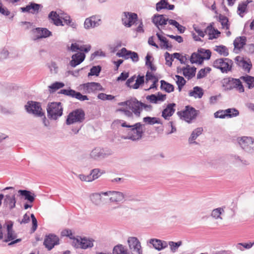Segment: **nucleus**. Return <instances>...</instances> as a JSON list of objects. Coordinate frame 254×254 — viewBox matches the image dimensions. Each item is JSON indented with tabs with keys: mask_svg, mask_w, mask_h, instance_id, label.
Instances as JSON below:
<instances>
[{
	"mask_svg": "<svg viewBox=\"0 0 254 254\" xmlns=\"http://www.w3.org/2000/svg\"><path fill=\"white\" fill-rule=\"evenodd\" d=\"M121 126L124 127L128 128L127 131V136L125 139H130L132 141H138L141 139L144 132L143 127L144 125L140 123H137L133 125H129L124 122L122 123Z\"/></svg>",
	"mask_w": 254,
	"mask_h": 254,
	"instance_id": "1",
	"label": "nucleus"
},
{
	"mask_svg": "<svg viewBox=\"0 0 254 254\" xmlns=\"http://www.w3.org/2000/svg\"><path fill=\"white\" fill-rule=\"evenodd\" d=\"M47 116L50 120H57L63 115V107L61 102L48 103L47 108Z\"/></svg>",
	"mask_w": 254,
	"mask_h": 254,
	"instance_id": "2",
	"label": "nucleus"
},
{
	"mask_svg": "<svg viewBox=\"0 0 254 254\" xmlns=\"http://www.w3.org/2000/svg\"><path fill=\"white\" fill-rule=\"evenodd\" d=\"M221 84L225 90H231L236 88L240 93L244 92L245 91L244 87L239 79L224 78L222 80Z\"/></svg>",
	"mask_w": 254,
	"mask_h": 254,
	"instance_id": "3",
	"label": "nucleus"
},
{
	"mask_svg": "<svg viewBox=\"0 0 254 254\" xmlns=\"http://www.w3.org/2000/svg\"><path fill=\"white\" fill-rule=\"evenodd\" d=\"M233 64V61L228 58H220L214 61L213 66L222 73H227L232 70Z\"/></svg>",
	"mask_w": 254,
	"mask_h": 254,
	"instance_id": "4",
	"label": "nucleus"
},
{
	"mask_svg": "<svg viewBox=\"0 0 254 254\" xmlns=\"http://www.w3.org/2000/svg\"><path fill=\"white\" fill-rule=\"evenodd\" d=\"M113 154V151L108 148L95 147L90 153V158L99 161L108 157Z\"/></svg>",
	"mask_w": 254,
	"mask_h": 254,
	"instance_id": "5",
	"label": "nucleus"
},
{
	"mask_svg": "<svg viewBox=\"0 0 254 254\" xmlns=\"http://www.w3.org/2000/svg\"><path fill=\"white\" fill-rule=\"evenodd\" d=\"M199 111L190 106H187L185 110L177 112L178 115L188 123H190L192 120L197 117Z\"/></svg>",
	"mask_w": 254,
	"mask_h": 254,
	"instance_id": "6",
	"label": "nucleus"
},
{
	"mask_svg": "<svg viewBox=\"0 0 254 254\" xmlns=\"http://www.w3.org/2000/svg\"><path fill=\"white\" fill-rule=\"evenodd\" d=\"M85 119V113L81 109H76L67 116L66 124L68 125L75 123H82Z\"/></svg>",
	"mask_w": 254,
	"mask_h": 254,
	"instance_id": "7",
	"label": "nucleus"
},
{
	"mask_svg": "<svg viewBox=\"0 0 254 254\" xmlns=\"http://www.w3.org/2000/svg\"><path fill=\"white\" fill-rule=\"evenodd\" d=\"M25 109L29 114L37 117H42L44 113L42 111L41 104L39 102L29 101L25 105Z\"/></svg>",
	"mask_w": 254,
	"mask_h": 254,
	"instance_id": "8",
	"label": "nucleus"
},
{
	"mask_svg": "<svg viewBox=\"0 0 254 254\" xmlns=\"http://www.w3.org/2000/svg\"><path fill=\"white\" fill-rule=\"evenodd\" d=\"M105 196H110L109 200L111 202H123L127 199V196L122 192L119 191H107L103 193Z\"/></svg>",
	"mask_w": 254,
	"mask_h": 254,
	"instance_id": "9",
	"label": "nucleus"
},
{
	"mask_svg": "<svg viewBox=\"0 0 254 254\" xmlns=\"http://www.w3.org/2000/svg\"><path fill=\"white\" fill-rule=\"evenodd\" d=\"M137 14L130 12H124L122 20L123 24L127 27H130L137 20Z\"/></svg>",
	"mask_w": 254,
	"mask_h": 254,
	"instance_id": "10",
	"label": "nucleus"
},
{
	"mask_svg": "<svg viewBox=\"0 0 254 254\" xmlns=\"http://www.w3.org/2000/svg\"><path fill=\"white\" fill-rule=\"evenodd\" d=\"M93 240L92 239H87L86 238H81L74 239L72 242V245L75 247L86 249L89 248H92L93 246Z\"/></svg>",
	"mask_w": 254,
	"mask_h": 254,
	"instance_id": "11",
	"label": "nucleus"
},
{
	"mask_svg": "<svg viewBox=\"0 0 254 254\" xmlns=\"http://www.w3.org/2000/svg\"><path fill=\"white\" fill-rule=\"evenodd\" d=\"M127 243L132 254H142L140 243L136 237H129Z\"/></svg>",
	"mask_w": 254,
	"mask_h": 254,
	"instance_id": "12",
	"label": "nucleus"
},
{
	"mask_svg": "<svg viewBox=\"0 0 254 254\" xmlns=\"http://www.w3.org/2000/svg\"><path fill=\"white\" fill-rule=\"evenodd\" d=\"M117 56L119 57H122L126 60L130 58L134 63L137 62L139 61V57L137 53L128 51L125 48H123L120 52H118Z\"/></svg>",
	"mask_w": 254,
	"mask_h": 254,
	"instance_id": "13",
	"label": "nucleus"
},
{
	"mask_svg": "<svg viewBox=\"0 0 254 254\" xmlns=\"http://www.w3.org/2000/svg\"><path fill=\"white\" fill-rule=\"evenodd\" d=\"M169 18L165 17V15L163 14H155L152 17V22L154 25L158 28V29L163 33L161 31V29L163 28V26L167 24V22L169 23Z\"/></svg>",
	"mask_w": 254,
	"mask_h": 254,
	"instance_id": "14",
	"label": "nucleus"
},
{
	"mask_svg": "<svg viewBox=\"0 0 254 254\" xmlns=\"http://www.w3.org/2000/svg\"><path fill=\"white\" fill-rule=\"evenodd\" d=\"M59 239L58 236L55 235L50 234L47 235L45 238L44 245L48 250H52L55 245L59 244Z\"/></svg>",
	"mask_w": 254,
	"mask_h": 254,
	"instance_id": "15",
	"label": "nucleus"
},
{
	"mask_svg": "<svg viewBox=\"0 0 254 254\" xmlns=\"http://www.w3.org/2000/svg\"><path fill=\"white\" fill-rule=\"evenodd\" d=\"M129 109L136 117H139L142 111V102L138 101L135 98H132L130 99Z\"/></svg>",
	"mask_w": 254,
	"mask_h": 254,
	"instance_id": "16",
	"label": "nucleus"
},
{
	"mask_svg": "<svg viewBox=\"0 0 254 254\" xmlns=\"http://www.w3.org/2000/svg\"><path fill=\"white\" fill-rule=\"evenodd\" d=\"M43 7L41 4H38L34 2H29V4L27 5L25 7L20 8V10L23 12H27L32 14H38L40 10Z\"/></svg>",
	"mask_w": 254,
	"mask_h": 254,
	"instance_id": "17",
	"label": "nucleus"
},
{
	"mask_svg": "<svg viewBox=\"0 0 254 254\" xmlns=\"http://www.w3.org/2000/svg\"><path fill=\"white\" fill-rule=\"evenodd\" d=\"M100 23L101 19L99 16L93 15L85 19L84 26L85 29H89L98 26Z\"/></svg>",
	"mask_w": 254,
	"mask_h": 254,
	"instance_id": "18",
	"label": "nucleus"
},
{
	"mask_svg": "<svg viewBox=\"0 0 254 254\" xmlns=\"http://www.w3.org/2000/svg\"><path fill=\"white\" fill-rule=\"evenodd\" d=\"M34 35L33 40H37L41 38H46L52 35L51 32L46 28H36L32 30Z\"/></svg>",
	"mask_w": 254,
	"mask_h": 254,
	"instance_id": "19",
	"label": "nucleus"
},
{
	"mask_svg": "<svg viewBox=\"0 0 254 254\" xmlns=\"http://www.w3.org/2000/svg\"><path fill=\"white\" fill-rule=\"evenodd\" d=\"M83 88L88 93L96 91H104V89L99 83L91 82L83 84Z\"/></svg>",
	"mask_w": 254,
	"mask_h": 254,
	"instance_id": "20",
	"label": "nucleus"
},
{
	"mask_svg": "<svg viewBox=\"0 0 254 254\" xmlns=\"http://www.w3.org/2000/svg\"><path fill=\"white\" fill-rule=\"evenodd\" d=\"M17 234L14 231H11L7 232L6 236L5 237L3 242L5 243L9 242L8 246H12L16 243H19L21 241V239H17Z\"/></svg>",
	"mask_w": 254,
	"mask_h": 254,
	"instance_id": "21",
	"label": "nucleus"
},
{
	"mask_svg": "<svg viewBox=\"0 0 254 254\" xmlns=\"http://www.w3.org/2000/svg\"><path fill=\"white\" fill-rule=\"evenodd\" d=\"M85 55L83 53H77L73 55L69 64L72 67H75L80 64L85 59Z\"/></svg>",
	"mask_w": 254,
	"mask_h": 254,
	"instance_id": "22",
	"label": "nucleus"
},
{
	"mask_svg": "<svg viewBox=\"0 0 254 254\" xmlns=\"http://www.w3.org/2000/svg\"><path fill=\"white\" fill-rule=\"evenodd\" d=\"M149 243L152 245L153 248L158 250L161 251L168 247V243L157 239H151Z\"/></svg>",
	"mask_w": 254,
	"mask_h": 254,
	"instance_id": "23",
	"label": "nucleus"
},
{
	"mask_svg": "<svg viewBox=\"0 0 254 254\" xmlns=\"http://www.w3.org/2000/svg\"><path fill=\"white\" fill-rule=\"evenodd\" d=\"M166 97V95L165 94H162L160 92H158L157 95L151 94L147 96L146 99L151 103L158 104L160 102L165 101Z\"/></svg>",
	"mask_w": 254,
	"mask_h": 254,
	"instance_id": "24",
	"label": "nucleus"
},
{
	"mask_svg": "<svg viewBox=\"0 0 254 254\" xmlns=\"http://www.w3.org/2000/svg\"><path fill=\"white\" fill-rule=\"evenodd\" d=\"M104 192L93 193L90 194V199L91 202L96 206H100L104 203L105 199L102 197Z\"/></svg>",
	"mask_w": 254,
	"mask_h": 254,
	"instance_id": "25",
	"label": "nucleus"
},
{
	"mask_svg": "<svg viewBox=\"0 0 254 254\" xmlns=\"http://www.w3.org/2000/svg\"><path fill=\"white\" fill-rule=\"evenodd\" d=\"M176 106L175 103L168 104L165 109L163 110L162 113V116L165 119L168 120L171 117L175 112L174 107Z\"/></svg>",
	"mask_w": 254,
	"mask_h": 254,
	"instance_id": "26",
	"label": "nucleus"
},
{
	"mask_svg": "<svg viewBox=\"0 0 254 254\" xmlns=\"http://www.w3.org/2000/svg\"><path fill=\"white\" fill-rule=\"evenodd\" d=\"M156 36L161 42L160 47L161 49H167L169 51H170L172 49L173 46L169 43V41L166 38L162 36L158 33H156Z\"/></svg>",
	"mask_w": 254,
	"mask_h": 254,
	"instance_id": "27",
	"label": "nucleus"
},
{
	"mask_svg": "<svg viewBox=\"0 0 254 254\" xmlns=\"http://www.w3.org/2000/svg\"><path fill=\"white\" fill-rule=\"evenodd\" d=\"M49 19L57 26H63V22L60 18L59 14L57 12L52 11L48 15Z\"/></svg>",
	"mask_w": 254,
	"mask_h": 254,
	"instance_id": "28",
	"label": "nucleus"
},
{
	"mask_svg": "<svg viewBox=\"0 0 254 254\" xmlns=\"http://www.w3.org/2000/svg\"><path fill=\"white\" fill-rule=\"evenodd\" d=\"M19 194L24 196V199L27 200L30 203L34 202L36 195L34 193L31 192L29 190H18Z\"/></svg>",
	"mask_w": 254,
	"mask_h": 254,
	"instance_id": "29",
	"label": "nucleus"
},
{
	"mask_svg": "<svg viewBox=\"0 0 254 254\" xmlns=\"http://www.w3.org/2000/svg\"><path fill=\"white\" fill-rule=\"evenodd\" d=\"M182 70L183 72V75L190 79L195 76L196 68L194 66L190 67V66L188 65L186 67H183Z\"/></svg>",
	"mask_w": 254,
	"mask_h": 254,
	"instance_id": "30",
	"label": "nucleus"
},
{
	"mask_svg": "<svg viewBox=\"0 0 254 254\" xmlns=\"http://www.w3.org/2000/svg\"><path fill=\"white\" fill-rule=\"evenodd\" d=\"M202 131L203 128L202 127H198L193 130L190 137L189 138V143L190 144H197V143L195 141V140L202 133Z\"/></svg>",
	"mask_w": 254,
	"mask_h": 254,
	"instance_id": "31",
	"label": "nucleus"
},
{
	"mask_svg": "<svg viewBox=\"0 0 254 254\" xmlns=\"http://www.w3.org/2000/svg\"><path fill=\"white\" fill-rule=\"evenodd\" d=\"M205 34H208L209 35V39L212 40L213 39L217 38V37L214 35V32L217 34V36H219L220 34V32L217 29H216L213 27L212 24L211 23L208 25L204 30Z\"/></svg>",
	"mask_w": 254,
	"mask_h": 254,
	"instance_id": "32",
	"label": "nucleus"
},
{
	"mask_svg": "<svg viewBox=\"0 0 254 254\" xmlns=\"http://www.w3.org/2000/svg\"><path fill=\"white\" fill-rule=\"evenodd\" d=\"M253 138L251 137L243 136L239 140V143L241 147L246 151L250 150L249 147Z\"/></svg>",
	"mask_w": 254,
	"mask_h": 254,
	"instance_id": "33",
	"label": "nucleus"
},
{
	"mask_svg": "<svg viewBox=\"0 0 254 254\" xmlns=\"http://www.w3.org/2000/svg\"><path fill=\"white\" fill-rule=\"evenodd\" d=\"M4 203L8 205L10 209L14 208L16 203L15 194L6 195L4 199Z\"/></svg>",
	"mask_w": 254,
	"mask_h": 254,
	"instance_id": "34",
	"label": "nucleus"
},
{
	"mask_svg": "<svg viewBox=\"0 0 254 254\" xmlns=\"http://www.w3.org/2000/svg\"><path fill=\"white\" fill-rule=\"evenodd\" d=\"M246 44V38L244 36L236 38L233 43L235 48L239 50L243 48Z\"/></svg>",
	"mask_w": 254,
	"mask_h": 254,
	"instance_id": "35",
	"label": "nucleus"
},
{
	"mask_svg": "<svg viewBox=\"0 0 254 254\" xmlns=\"http://www.w3.org/2000/svg\"><path fill=\"white\" fill-rule=\"evenodd\" d=\"M203 95L202 89L198 86H195L193 90L189 92V96H192L195 98H201Z\"/></svg>",
	"mask_w": 254,
	"mask_h": 254,
	"instance_id": "36",
	"label": "nucleus"
},
{
	"mask_svg": "<svg viewBox=\"0 0 254 254\" xmlns=\"http://www.w3.org/2000/svg\"><path fill=\"white\" fill-rule=\"evenodd\" d=\"M5 1L14 4L20 1V0H4ZM0 13L4 15L8 16L10 14V12L8 9L3 7L2 2L0 0Z\"/></svg>",
	"mask_w": 254,
	"mask_h": 254,
	"instance_id": "37",
	"label": "nucleus"
},
{
	"mask_svg": "<svg viewBox=\"0 0 254 254\" xmlns=\"http://www.w3.org/2000/svg\"><path fill=\"white\" fill-rule=\"evenodd\" d=\"M240 79L245 82L248 85L249 89H252L254 87V77L249 75L242 76Z\"/></svg>",
	"mask_w": 254,
	"mask_h": 254,
	"instance_id": "38",
	"label": "nucleus"
},
{
	"mask_svg": "<svg viewBox=\"0 0 254 254\" xmlns=\"http://www.w3.org/2000/svg\"><path fill=\"white\" fill-rule=\"evenodd\" d=\"M160 83V88L162 90H164L168 93H170L174 90V87L172 84L163 80H161Z\"/></svg>",
	"mask_w": 254,
	"mask_h": 254,
	"instance_id": "39",
	"label": "nucleus"
},
{
	"mask_svg": "<svg viewBox=\"0 0 254 254\" xmlns=\"http://www.w3.org/2000/svg\"><path fill=\"white\" fill-rule=\"evenodd\" d=\"M105 173V172L101 171L98 168H96L92 170L89 174L91 182L98 178H99L102 174Z\"/></svg>",
	"mask_w": 254,
	"mask_h": 254,
	"instance_id": "40",
	"label": "nucleus"
},
{
	"mask_svg": "<svg viewBox=\"0 0 254 254\" xmlns=\"http://www.w3.org/2000/svg\"><path fill=\"white\" fill-rule=\"evenodd\" d=\"M190 61L192 64H201L203 62V60L199 53H193L190 57Z\"/></svg>",
	"mask_w": 254,
	"mask_h": 254,
	"instance_id": "41",
	"label": "nucleus"
},
{
	"mask_svg": "<svg viewBox=\"0 0 254 254\" xmlns=\"http://www.w3.org/2000/svg\"><path fill=\"white\" fill-rule=\"evenodd\" d=\"M214 50L220 55L224 57H227L229 55L228 49L226 46L223 45L216 46Z\"/></svg>",
	"mask_w": 254,
	"mask_h": 254,
	"instance_id": "42",
	"label": "nucleus"
},
{
	"mask_svg": "<svg viewBox=\"0 0 254 254\" xmlns=\"http://www.w3.org/2000/svg\"><path fill=\"white\" fill-rule=\"evenodd\" d=\"M230 159L232 161H233V163L236 164H242L245 165H247L249 164V163L247 160L242 159L240 156L237 155H231Z\"/></svg>",
	"mask_w": 254,
	"mask_h": 254,
	"instance_id": "43",
	"label": "nucleus"
},
{
	"mask_svg": "<svg viewBox=\"0 0 254 254\" xmlns=\"http://www.w3.org/2000/svg\"><path fill=\"white\" fill-rule=\"evenodd\" d=\"M64 84L61 82H55L49 86V91L50 93H54L56 90L64 87Z\"/></svg>",
	"mask_w": 254,
	"mask_h": 254,
	"instance_id": "44",
	"label": "nucleus"
},
{
	"mask_svg": "<svg viewBox=\"0 0 254 254\" xmlns=\"http://www.w3.org/2000/svg\"><path fill=\"white\" fill-rule=\"evenodd\" d=\"M113 254H128L127 251L122 245L116 246L113 250Z\"/></svg>",
	"mask_w": 254,
	"mask_h": 254,
	"instance_id": "45",
	"label": "nucleus"
},
{
	"mask_svg": "<svg viewBox=\"0 0 254 254\" xmlns=\"http://www.w3.org/2000/svg\"><path fill=\"white\" fill-rule=\"evenodd\" d=\"M224 212V209L223 207H218L212 210L211 216L216 219L219 218L222 219V218L220 216V215Z\"/></svg>",
	"mask_w": 254,
	"mask_h": 254,
	"instance_id": "46",
	"label": "nucleus"
},
{
	"mask_svg": "<svg viewBox=\"0 0 254 254\" xmlns=\"http://www.w3.org/2000/svg\"><path fill=\"white\" fill-rule=\"evenodd\" d=\"M143 121L145 123L151 125L161 124L160 120L156 117H146L143 118Z\"/></svg>",
	"mask_w": 254,
	"mask_h": 254,
	"instance_id": "47",
	"label": "nucleus"
},
{
	"mask_svg": "<svg viewBox=\"0 0 254 254\" xmlns=\"http://www.w3.org/2000/svg\"><path fill=\"white\" fill-rule=\"evenodd\" d=\"M198 53L202 55L203 60H209L211 55V52L209 50H205L203 48L198 49Z\"/></svg>",
	"mask_w": 254,
	"mask_h": 254,
	"instance_id": "48",
	"label": "nucleus"
},
{
	"mask_svg": "<svg viewBox=\"0 0 254 254\" xmlns=\"http://www.w3.org/2000/svg\"><path fill=\"white\" fill-rule=\"evenodd\" d=\"M169 24L174 26L176 28H177L180 33H183L185 31L186 27L180 25L175 20L170 19V20H169Z\"/></svg>",
	"mask_w": 254,
	"mask_h": 254,
	"instance_id": "49",
	"label": "nucleus"
},
{
	"mask_svg": "<svg viewBox=\"0 0 254 254\" xmlns=\"http://www.w3.org/2000/svg\"><path fill=\"white\" fill-rule=\"evenodd\" d=\"M101 71V67L100 65L93 66L91 68L90 72L88 73V76L94 75L98 76Z\"/></svg>",
	"mask_w": 254,
	"mask_h": 254,
	"instance_id": "50",
	"label": "nucleus"
},
{
	"mask_svg": "<svg viewBox=\"0 0 254 254\" xmlns=\"http://www.w3.org/2000/svg\"><path fill=\"white\" fill-rule=\"evenodd\" d=\"M226 114L228 118H233L238 116L239 112L235 108H229L225 110Z\"/></svg>",
	"mask_w": 254,
	"mask_h": 254,
	"instance_id": "51",
	"label": "nucleus"
},
{
	"mask_svg": "<svg viewBox=\"0 0 254 254\" xmlns=\"http://www.w3.org/2000/svg\"><path fill=\"white\" fill-rule=\"evenodd\" d=\"M219 21L221 23L222 28L226 29H229V24L228 23V19L226 16L220 14L219 16Z\"/></svg>",
	"mask_w": 254,
	"mask_h": 254,
	"instance_id": "52",
	"label": "nucleus"
},
{
	"mask_svg": "<svg viewBox=\"0 0 254 254\" xmlns=\"http://www.w3.org/2000/svg\"><path fill=\"white\" fill-rule=\"evenodd\" d=\"M182 245V241H179L178 242H174L173 241H170L168 243V246L169 245L170 249L172 252H175L179 248L180 246Z\"/></svg>",
	"mask_w": 254,
	"mask_h": 254,
	"instance_id": "53",
	"label": "nucleus"
},
{
	"mask_svg": "<svg viewBox=\"0 0 254 254\" xmlns=\"http://www.w3.org/2000/svg\"><path fill=\"white\" fill-rule=\"evenodd\" d=\"M169 3L166 0H161L156 3V9L157 11H159L161 9H166Z\"/></svg>",
	"mask_w": 254,
	"mask_h": 254,
	"instance_id": "54",
	"label": "nucleus"
},
{
	"mask_svg": "<svg viewBox=\"0 0 254 254\" xmlns=\"http://www.w3.org/2000/svg\"><path fill=\"white\" fill-rule=\"evenodd\" d=\"M144 82V76L138 75L135 80V83L132 86V88L135 89H138L139 86Z\"/></svg>",
	"mask_w": 254,
	"mask_h": 254,
	"instance_id": "55",
	"label": "nucleus"
},
{
	"mask_svg": "<svg viewBox=\"0 0 254 254\" xmlns=\"http://www.w3.org/2000/svg\"><path fill=\"white\" fill-rule=\"evenodd\" d=\"M254 242H253V243L250 242L249 243H238L236 247L238 249H239L241 251H244V249H243L242 248V246L246 249H250L254 246Z\"/></svg>",
	"mask_w": 254,
	"mask_h": 254,
	"instance_id": "56",
	"label": "nucleus"
},
{
	"mask_svg": "<svg viewBox=\"0 0 254 254\" xmlns=\"http://www.w3.org/2000/svg\"><path fill=\"white\" fill-rule=\"evenodd\" d=\"M151 58L152 57L149 54L147 55L145 57V65L149 66L151 70L155 71L156 70V68L153 65L152 62L150 61Z\"/></svg>",
	"mask_w": 254,
	"mask_h": 254,
	"instance_id": "57",
	"label": "nucleus"
},
{
	"mask_svg": "<svg viewBox=\"0 0 254 254\" xmlns=\"http://www.w3.org/2000/svg\"><path fill=\"white\" fill-rule=\"evenodd\" d=\"M48 66L50 69L51 73H57L58 71V67L55 62H52L51 63L48 64Z\"/></svg>",
	"mask_w": 254,
	"mask_h": 254,
	"instance_id": "58",
	"label": "nucleus"
},
{
	"mask_svg": "<svg viewBox=\"0 0 254 254\" xmlns=\"http://www.w3.org/2000/svg\"><path fill=\"white\" fill-rule=\"evenodd\" d=\"M98 98L102 100H112L115 97L112 95H107L105 93H101L98 95Z\"/></svg>",
	"mask_w": 254,
	"mask_h": 254,
	"instance_id": "59",
	"label": "nucleus"
},
{
	"mask_svg": "<svg viewBox=\"0 0 254 254\" xmlns=\"http://www.w3.org/2000/svg\"><path fill=\"white\" fill-rule=\"evenodd\" d=\"M165 58L166 62V64L169 66H171L172 64V61H173L172 56L171 54H170L168 52H166L165 53Z\"/></svg>",
	"mask_w": 254,
	"mask_h": 254,
	"instance_id": "60",
	"label": "nucleus"
},
{
	"mask_svg": "<svg viewBox=\"0 0 254 254\" xmlns=\"http://www.w3.org/2000/svg\"><path fill=\"white\" fill-rule=\"evenodd\" d=\"M241 67H243L245 71L249 73L252 67L251 62L250 61L249 62L245 61L244 64H243Z\"/></svg>",
	"mask_w": 254,
	"mask_h": 254,
	"instance_id": "61",
	"label": "nucleus"
},
{
	"mask_svg": "<svg viewBox=\"0 0 254 254\" xmlns=\"http://www.w3.org/2000/svg\"><path fill=\"white\" fill-rule=\"evenodd\" d=\"M118 112H121L124 114V115L128 117V118H132L133 117V112L127 109H126L124 108H120L117 110Z\"/></svg>",
	"mask_w": 254,
	"mask_h": 254,
	"instance_id": "62",
	"label": "nucleus"
},
{
	"mask_svg": "<svg viewBox=\"0 0 254 254\" xmlns=\"http://www.w3.org/2000/svg\"><path fill=\"white\" fill-rule=\"evenodd\" d=\"M214 117L216 118L224 119L227 117L225 110H219L214 113Z\"/></svg>",
	"mask_w": 254,
	"mask_h": 254,
	"instance_id": "63",
	"label": "nucleus"
},
{
	"mask_svg": "<svg viewBox=\"0 0 254 254\" xmlns=\"http://www.w3.org/2000/svg\"><path fill=\"white\" fill-rule=\"evenodd\" d=\"M175 77L177 78L176 83L177 85H185L186 81L184 78L181 76L176 75Z\"/></svg>",
	"mask_w": 254,
	"mask_h": 254,
	"instance_id": "64",
	"label": "nucleus"
}]
</instances>
